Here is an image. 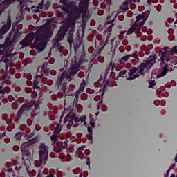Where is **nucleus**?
Returning <instances> with one entry per match:
<instances>
[{"label":"nucleus","instance_id":"7ed1b4c3","mask_svg":"<svg viewBox=\"0 0 177 177\" xmlns=\"http://www.w3.org/2000/svg\"><path fill=\"white\" fill-rule=\"evenodd\" d=\"M163 50L160 51V53H162L160 64L163 67V71L157 75V78H161V77L166 75L168 73V66L177 64V57L172 55V52L167 50V47H164Z\"/></svg>","mask_w":177,"mask_h":177},{"label":"nucleus","instance_id":"412c9836","mask_svg":"<svg viewBox=\"0 0 177 177\" xmlns=\"http://www.w3.org/2000/svg\"><path fill=\"white\" fill-rule=\"evenodd\" d=\"M156 85H157V83H156L155 81L152 80L149 82V88H151L152 89H154V86H156Z\"/></svg>","mask_w":177,"mask_h":177},{"label":"nucleus","instance_id":"c756f323","mask_svg":"<svg viewBox=\"0 0 177 177\" xmlns=\"http://www.w3.org/2000/svg\"><path fill=\"white\" fill-rule=\"evenodd\" d=\"M120 73H121V74H122V75H125V74H127V71H121Z\"/></svg>","mask_w":177,"mask_h":177},{"label":"nucleus","instance_id":"ea45409f","mask_svg":"<svg viewBox=\"0 0 177 177\" xmlns=\"http://www.w3.org/2000/svg\"><path fill=\"white\" fill-rule=\"evenodd\" d=\"M167 174H169V170H167Z\"/></svg>","mask_w":177,"mask_h":177},{"label":"nucleus","instance_id":"0eeeda50","mask_svg":"<svg viewBox=\"0 0 177 177\" xmlns=\"http://www.w3.org/2000/svg\"><path fill=\"white\" fill-rule=\"evenodd\" d=\"M15 1L19 2L18 8L30 12V8H27V6H28L29 1H26L24 0H4L3 1V3H0V10H1V12L5 10L6 8H8V6H9L11 3H13Z\"/></svg>","mask_w":177,"mask_h":177},{"label":"nucleus","instance_id":"9b49d317","mask_svg":"<svg viewBox=\"0 0 177 177\" xmlns=\"http://www.w3.org/2000/svg\"><path fill=\"white\" fill-rule=\"evenodd\" d=\"M80 122V118L75 117V113L74 112L71 111L64 119V124H67V122H69V124H73L74 122Z\"/></svg>","mask_w":177,"mask_h":177},{"label":"nucleus","instance_id":"423d86ee","mask_svg":"<svg viewBox=\"0 0 177 177\" xmlns=\"http://www.w3.org/2000/svg\"><path fill=\"white\" fill-rule=\"evenodd\" d=\"M150 16V12L145 11L142 12V14L139 15L136 17V20L135 24L128 30L127 35H131V34H136L140 31V28L143 27L145 23H146V20Z\"/></svg>","mask_w":177,"mask_h":177},{"label":"nucleus","instance_id":"f257e3e1","mask_svg":"<svg viewBox=\"0 0 177 177\" xmlns=\"http://www.w3.org/2000/svg\"><path fill=\"white\" fill-rule=\"evenodd\" d=\"M88 2L89 0H81L79 5V8L75 6V3L71 2L67 4L66 0H61V3H63L62 6V10L68 13V19L66 24L60 28L59 31L56 35L57 41H63L66 32L70 30L71 37V33L74 32V28H75V20L78 19L79 16L82 15L83 20L88 19L89 17V12L88 11Z\"/></svg>","mask_w":177,"mask_h":177},{"label":"nucleus","instance_id":"c85d7f7f","mask_svg":"<svg viewBox=\"0 0 177 177\" xmlns=\"http://www.w3.org/2000/svg\"><path fill=\"white\" fill-rule=\"evenodd\" d=\"M127 16H128V17H132V12L131 11H128Z\"/></svg>","mask_w":177,"mask_h":177},{"label":"nucleus","instance_id":"bb28decb","mask_svg":"<svg viewBox=\"0 0 177 177\" xmlns=\"http://www.w3.org/2000/svg\"><path fill=\"white\" fill-rule=\"evenodd\" d=\"M50 6V2L47 1L46 3L44 5V8L48 9Z\"/></svg>","mask_w":177,"mask_h":177},{"label":"nucleus","instance_id":"ddd939ff","mask_svg":"<svg viewBox=\"0 0 177 177\" xmlns=\"http://www.w3.org/2000/svg\"><path fill=\"white\" fill-rule=\"evenodd\" d=\"M10 27H12V21L10 20V17H8L6 24L3 26L0 30L1 37H2V35H5V34H6V32H8L9 30H10Z\"/></svg>","mask_w":177,"mask_h":177},{"label":"nucleus","instance_id":"b1692460","mask_svg":"<svg viewBox=\"0 0 177 177\" xmlns=\"http://www.w3.org/2000/svg\"><path fill=\"white\" fill-rule=\"evenodd\" d=\"M60 131H62V127H60V125L57 126L55 132H56V133H59Z\"/></svg>","mask_w":177,"mask_h":177},{"label":"nucleus","instance_id":"1a4fd4ad","mask_svg":"<svg viewBox=\"0 0 177 177\" xmlns=\"http://www.w3.org/2000/svg\"><path fill=\"white\" fill-rule=\"evenodd\" d=\"M44 73L46 75H48V74H49V72H48V71H45V65H44L42 68H39L37 69V77H36V80H35V83H34V88L35 89H38V88H39L41 86V85H42V82H41V81H42L41 77H42Z\"/></svg>","mask_w":177,"mask_h":177},{"label":"nucleus","instance_id":"f8f14e48","mask_svg":"<svg viewBox=\"0 0 177 177\" xmlns=\"http://www.w3.org/2000/svg\"><path fill=\"white\" fill-rule=\"evenodd\" d=\"M34 37L35 35L34 33L28 34L26 38L22 40L19 44L21 45L22 48H26V46H28L32 41H34Z\"/></svg>","mask_w":177,"mask_h":177},{"label":"nucleus","instance_id":"2f4dec72","mask_svg":"<svg viewBox=\"0 0 177 177\" xmlns=\"http://www.w3.org/2000/svg\"><path fill=\"white\" fill-rule=\"evenodd\" d=\"M68 41L69 42V44H71L73 42V39L71 37L68 39Z\"/></svg>","mask_w":177,"mask_h":177},{"label":"nucleus","instance_id":"c9c22d12","mask_svg":"<svg viewBox=\"0 0 177 177\" xmlns=\"http://www.w3.org/2000/svg\"><path fill=\"white\" fill-rule=\"evenodd\" d=\"M20 168H21V167H18L17 166V167H15V170H16V171H20Z\"/></svg>","mask_w":177,"mask_h":177},{"label":"nucleus","instance_id":"6e6552de","mask_svg":"<svg viewBox=\"0 0 177 177\" xmlns=\"http://www.w3.org/2000/svg\"><path fill=\"white\" fill-rule=\"evenodd\" d=\"M48 160V147L44 144L40 145L39 165L44 167Z\"/></svg>","mask_w":177,"mask_h":177},{"label":"nucleus","instance_id":"aec40b11","mask_svg":"<svg viewBox=\"0 0 177 177\" xmlns=\"http://www.w3.org/2000/svg\"><path fill=\"white\" fill-rule=\"evenodd\" d=\"M117 16L118 14L115 12H113L111 15L109 16V18L111 19L113 21V20H115V19H117Z\"/></svg>","mask_w":177,"mask_h":177},{"label":"nucleus","instance_id":"4468645a","mask_svg":"<svg viewBox=\"0 0 177 177\" xmlns=\"http://www.w3.org/2000/svg\"><path fill=\"white\" fill-rule=\"evenodd\" d=\"M28 145V143H25L22 145V158L23 160H28L30 157H31V153H30V151H28V147L26 148V146Z\"/></svg>","mask_w":177,"mask_h":177},{"label":"nucleus","instance_id":"58836bf2","mask_svg":"<svg viewBox=\"0 0 177 177\" xmlns=\"http://www.w3.org/2000/svg\"><path fill=\"white\" fill-rule=\"evenodd\" d=\"M106 41H109V37H107Z\"/></svg>","mask_w":177,"mask_h":177},{"label":"nucleus","instance_id":"f3484780","mask_svg":"<svg viewBox=\"0 0 177 177\" xmlns=\"http://www.w3.org/2000/svg\"><path fill=\"white\" fill-rule=\"evenodd\" d=\"M129 3H129V0H128L127 1L124 2L122 4L121 7H120L121 9L122 10H124V12H126V10H128V5H129Z\"/></svg>","mask_w":177,"mask_h":177},{"label":"nucleus","instance_id":"7c9ffc66","mask_svg":"<svg viewBox=\"0 0 177 177\" xmlns=\"http://www.w3.org/2000/svg\"><path fill=\"white\" fill-rule=\"evenodd\" d=\"M90 125H91V127H92L93 128L95 127V122H90Z\"/></svg>","mask_w":177,"mask_h":177},{"label":"nucleus","instance_id":"39448f33","mask_svg":"<svg viewBox=\"0 0 177 177\" xmlns=\"http://www.w3.org/2000/svg\"><path fill=\"white\" fill-rule=\"evenodd\" d=\"M154 64V60H148L145 61L144 63H142L139 67V68H133L129 72H128L129 77L127 80L129 81H132V80H135V78H138V77L142 75L145 71H147V70H150L151 68V66Z\"/></svg>","mask_w":177,"mask_h":177},{"label":"nucleus","instance_id":"2eb2a0df","mask_svg":"<svg viewBox=\"0 0 177 177\" xmlns=\"http://www.w3.org/2000/svg\"><path fill=\"white\" fill-rule=\"evenodd\" d=\"M39 9H44V1H41L38 6H33L31 8V11L35 12V13H38Z\"/></svg>","mask_w":177,"mask_h":177},{"label":"nucleus","instance_id":"473e14b6","mask_svg":"<svg viewBox=\"0 0 177 177\" xmlns=\"http://www.w3.org/2000/svg\"><path fill=\"white\" fill-rule=\"evenodd\" d=\"M86 164H87V165H89V164H91L89 158H87Z\"/></svg>","mask_w":177,"mask_h":177},{"label":"nucleus","instance_id":"4be33fe9","mask_svg":"<svg viewBox=\"0 0 177 177\" xmlns=\"http://www.w3.org/2000/svg\"><path fill=\"white\" fill-rule=\"evenodd\" d=\"M84 150V147H80L77 149L76 153L77 154V156H80V154L82 153Z\"/></svg>","mask_w":177,"mask_h":177},{"label":"nucleus","instance_id":"e433bc0d","mask_svg":"<svg viewBox=\"0 0 177 177\" xmlns=\"http://www.w3.org/2000/svg\"><path fill=\"white\" fill-rule=\"evenodd\" d=\"M46 177H55V176L53 174H50V175H48V176H47Z\"/></svg>","mask_w":177,"mask_h":177},{"label":"nucleus","instance_id":"dca6fc26","mask_svg":"<svg viewBox=\"0 0 177 177\" xmlns=\"http://www.w3.org/2000/svg\"><path fill=\"white\" fill-rule=\"evenodd\" d=\"M6 52H8L6 46H5V44H0V56H2V55H6Z\"/></svg>","mask_w":177,"mask_h":177},{"label":"nucleus","instance_id":"4c0bfd02","mask_svg":"<svg viewBox=\"0 0 177 177\" xmlns=\"http://www.w3.org/2000/svg\"><path fill=\"white\" fill-rule=\"evenodd\" d=\"M123 34H125V32H121L120 35H122Z\"/></svg>","mask_w":177,"mask_h":177},{"label":"nucleus","instance_id":"5701e85b","mask_svg":"<svg viewBox=\"0 0 177 177\" xmlns=\"http://www.w3.org/2000/svg\"><path fill=\"white\" fill-rule=\"evenodd\" d=\"M59 138H57V135L53 134L51 136V140H53L54 142H57Z\"/></svg>","mask_w":177,"mask_h":177},{"label":"nucleus","instance_id":"f704fd0d","mask_svg":"<svg viewBox=\"0 0 177 177\" xmlns=\"http://www.w3.org/2000/svg\"><path fill=\"white\" fill-rule=\"evenodd\" d=\"M16 136H18V138H20V136H21V133L20 132L17 133Z\"/></svg>","mask_w":177,"mask_h":177},{"label":"nucleus","instance_id":"72a5a7b5","mask_svg":"<svg viewBox=\"0 0 177 177\" xmlns=\"http://www.w3.org/2000/svg\"><path fill=\"white\" fill-rule=\"evenodd\" d=\"M88 131L89 133H92V129L91 127H88Z\"/></svg>","mask_w":177,"mask_h":177},{"label":"nucleus","instance_id":"393cba45","mask_svg":"<svg viewBox=\"0 0 177 177\" xmlns=\"http://www.w3.org/2000/svg\"><path fill=\"white\" fill-rule=\"evenodd\" d=\"M79 122H81V124H82V122H85L86 118L85 116H82L79 118Z\"/></svg>","mask_w":177,"mask_h":177},{"label":"nucleus","instance_id":"20e7f679","mask_svg":"<svg viewBox=\"0 0 177 177\" xmlns=\"http://www.w3.org/2000/svg\"><path fill=\"white\" fill-rule=\"evenodd\" d=\"M82 63V61L78 57H75L71 62V66L68 70H66L59 78L57 83L59 85L62 84V82L66 80V81H71V77L75 75L78 73V68Z\"/></svg>","mask_w":177,"mask_h":177},{"label":"nucleus","instance_id":"a878e982","mask_svg":"<svg viewBox=\"0 0 177 177\" xmlns=\"http://www.w3.org/2000/svg\"><path fill=\"white\" fill-rule=\"evenodd\" d=\"M4 95H5V93H3V90H2V88L0 87V99H2V97H3Z\"/></svg>","mask_w":177,"mask_h":177},{"label":"nucleus","instance_id":"cd10ccee","mask_svg":"<svg viewBox=\"0 0 177 177\" xmlns=\"http://www.w3.org/2000/svg\"><path fill=\"white\" fill-rule=\"evenodd\" d=\"M129 3H132V2H134V3H139V2H140V0H129Z\"/></svg>","mask_w":177,"mask_h":177},{"label":"nucleus","instance_id":"6ab92c4d","mask_svg":"<svg viewBox=\"0 0 177 177\" xmlns=\"http://www.w3.org/2000/svg\"><path fill=\"white\" fill-rule=\"evenodd\" d=\"M131 57H135V56L133 55H127L124 57H122L121 58L122 62H128V60H129V59H131Z\"/></svg>","mask_w":177,"mask_h":177},{"label":"nucleus","instance_id":"a19ab883","mask_svg":"<svg viewBox=\"0 0 177 177\" xmlns=\"http://www.w3.org/2000/svg\"><path fill=\"white\" fill-rule=\"evenodd\" d=\"M74 174H77V173H75V171H74Z\"/></svg>","mask_w":177,"mask_h":177},{"label":"nucleus","instance_id":"a211bd4d","mask_svg":"<svg viewBox=\"0 0 177 177\" xmlns=\"http://www.w3.org/2000/svg\"><path fill=\"white\" fill-rule=\"evenodd\" d=\"M85 88V80H83L80 84V86L77 91V93H81V92H84V88Z\"/></svg>","mask_w":177,"mask_h":177},{"label":"nucleus","instance_id":"9d476101","mask_svg":"<svg viewBox=\"0 0 177 177\" xmlns=\"http://www.w3.org/2000/svg\"><path fill=\"white\" fill-rule=\"evenodd\" d=\"M34 106L35 110H38L39 109V103L38 102H35L33 104H26L25 105H23L22 107L19 110L17 116L20 117L21 114H23L24 111H28L31 107Z\"/></svg>","mask_w":177,"mask_h":177},{"label":"nucleus","instance_id":"f03ea898","mask_svg":"<svg viewBox=\"0 0 177 177\" xmlns=\"http://www.w3.org/2000/svg\"><path fill=\"white\" fill-rule=\"evenodd\" d=\"M53 32L52 28H50V24L49 22L46 23L44 26H40L36 32L35 46L37 49L40 52H42L46 46L48 39L52 37Z\"/></svg>","mask_w":177,"mask_h":177}]
</instances>
